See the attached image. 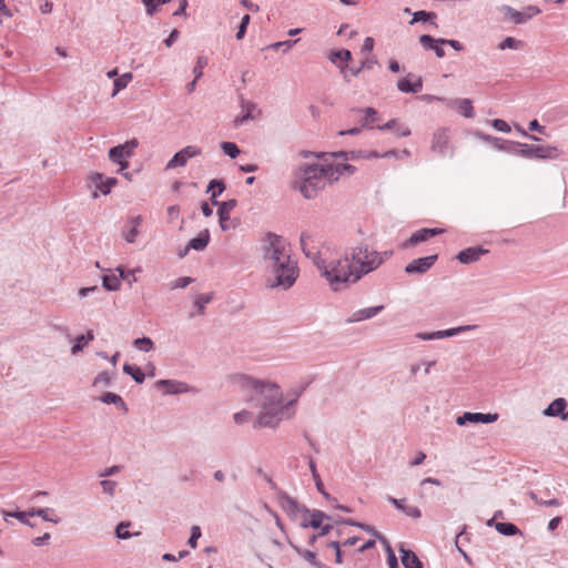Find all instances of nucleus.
I'll return each mask as SVG.
<instances>
[{"instance_id": "nucleus-1", "label": "nucleus", "mask_w": 568, "mask_h": 568, "mask_svg": "<svg viewBox=\"0 0 568 568\" xmlns=\"http://www.w3.org/2000/svg\"><path fill=\"white\" fill-rule=\"evenodd\" d=\"M234 379L243 389L253 392L251 400L261 408L255 427L275 428L284 418H291L294 415L292 407L307 387V384H304L290 389L287 395L291 398L283 404V393L277 384L258 381L247 375H237Z\"/></svg>"}, {"instance_id": "nucleus-2", "label": "nucleus", "mask_w": 568, "mask_h": 568, "mask_svg": "<svg viewBox=\"0 0 568 568\" xmlns=\"http://www.w3.org/2000/svg\"><path fill=\"white\" fill-rule=\"evenodd\" d=\"M313 235L303 231L300 236V244L303 253L312 258L313 263L320 270L322 276H324L331 284L334 291H338L344 286L358 282V275L353 266L349 253L347 252L344 257L336 258L326 263L322 258L320 252L314 247H310L308 243L312 241Z\"/></svg>"}, {"instance_id": "nucleus-3", "label": "nucleus", "mask_w": 568, "mask_h": 568, "mask_svg": "<svg viewBox=\"0 0 568 568\" xmlns=\"http://www.w3.org/2000/svg\"><path fill=\"white\" fill-rule=\"evenodd\" d=\"M332 176L334 173L327 164L302 163L292 173L291 186L310 200L324 190L327 181L333 182Z\"/></svg>"}, {"instance_id": "nucleus-4", "label": "nucleus", "mask_w": 568, "mask_h": 568, "mask_svg": "<svg viewBox=\"0 0 568 568\" xmlns=\"http://www.w3.org/2000/svg\"><path fill=\"white\" fill-rule=\"evenodd\" d=\"M265 270L267 273L266 284L271 288H291L300 273L297 262L293 258L288 260V262L282 261L281 263L271 264Z\"/></svg>"}, {"instance_id": "nucleus-5", "label": "nucleus", "mask_w": 568, "mask_h": 568, "mask_svg": "<svg viewBox=\"0 0 568 568\" xmlns=\"http://www.w3.org/2000/svg\"><path fill=\"white\" fill-rule=\"evenodd\" d=\"M262 252L265 267L282 261L288 262V260L293 258L286 241L281 235L272 232H267L264 235Z\"/></svg>"}, {"instance_id": "nucleus-6", "label": "nucleus", "mask_w": 568, "mask_h": 568, "mask_svg": "<svg viewBox=\"0 0 568 568\" xmlns=\"http://www.w3.org/2000/svg\"><path fill=\"white\" fill-rule=\"evenodd\" d=\"M349 256L353 266L361 280L364 275L377 270L382 265V255L367 244H359L351 250Z\"/></svg>"}, {"instance_id": "nucleus-7", "label": "nucleus", "mask_w": 568, "mask_h": 568, "mask_svg": "<svg viewBox=\"0 0 568 568\" xmlns=\"http://www.w3.org/2000/svg\"><path fill=\"white\" fill-rule=\"evenodd\" d=\"M430 150L440 158H453L455 148L450 143V131L448 128H438L434 131L430 141Z\"/></svg>"}, {"instance_id": "nucleus-8", "label": "nucleus", "mask_w": 568, "mask_h": 568, "mask_svg": "<svg viewBox=\"0 0 568 568\" xmlns=\"http://www.w3.org/2000/svg\"><path fill=\"white\" fill-rule=\"evenodd\" d=\"M516 154L526 159H555L558 155L555 146L532 145L520 142Z\"/></svg>"}, {"instance_id": "nucleus-9", "label": "nucleus", "mask_w": 568, "mask_h": 568, "mask_svg": "<svg viewBox=\"0 0 568 568\" xmlns=\"http://www.w3.org/2000/svg\"><path fill=\"white\" fill-rule=\"evenodd\" d=\"M478 328V325H463L457 327H452L444 331H436L432 333H417L416 338L422 341H433V339H442L446 337H453L460 333L474 331Z\"/></svg>"}, {"instance_id": "nucleus-10", "label": "nucleus", "mask_w": 568, "mask_h": 568, "mask_svg": "<svg viewBox=\"0 0 568 568\" xmlns=\"http://www.w3.org/2000/svg\"><path fill=\"white\" fill-rule=\"evenodd\" d=\"M201 153V148L196 145H187L173 155V158L166 163L165 169L172 170L179 166H184L189 159L195 158Z\"/></svg>"}, {"instance_id": "nucleus-11", "label": "nucleus", "mask_w": 568, "mask_h": 568, "mask_svg": "<svg viewBox=\"0 0 568 568\" xmlns=\"http://www.w3.org/2000/svg\"><path fill=\"white\" fill-rule=\"evenodd\" d=\"M282 509L291 517L301 519L302 516H306L310 509L303 505H300L294 498L285 493H282L278 497Z\"/></svg>"}, {"instance_id": "nucleus-12", "label": "nucleus", "mask_w": 568, "mask_h": 568, "mask_svg": "<svg viewBox=\"0 0 568 568\" xmlns=\"http://www.w3.org/2000/svg\"><path fill=\"white\" fill-rule=\"evenodd\" d=\"M499 415L497 413H471L466 412L462 416H458L456 419L457 425L464 426L467 423L473 424H490L495 423L498 419Z\"/></svg>"}, {"instance_id": "nucleus-13", "label": "nucleus", "mask_w": 568, "mask_h": 568, "mask_svg": "<svg viewBox=\"0 0 568 568\" xmlns=\"http://www.w3.org/2000/svg\"><path fill=\"white\" fill-rule=\"evenodd\" d=\"M237 205V201L235 199H231L227 201H223L220 204V207L217 210L219 215V223L222 231H229L231 229H234L236 226L235 223H231L230 213L232 210H234Z\"/></svg>"}, {"instance_id": "nucleus-14", "label": "nucleus", "mask_w": 568, "mask_h": 568, "mask_svg": "<svg viewBox=\"0 0 568 568\" xmlns=\"http://www.w3.org/2000/svg\"><path fill=\"white\" fill-rule=\"evenodd\" d=\"M437 258H438V255L434 254V255L413 260L410 263H408L405 266V272L407 274H424L435 264Z\"/></svg>"}, {"instance_id": "nucleus-15", "label": "nucleus", "mask_w": 568, "mask_h": 568, "mask_svg": "<svg viewBox=\"0 0 568 568\" xmlns=\"http://www.w3.org/2000/svg\"><path fill=\"white\" fill-rule=\"evenodd\" d=\"M504 11L517 24L525 23L534 16H537L541 12L540 9L535 6H528L524 11H517L509 6H505Z\"/></svg>"}, {"instance_id": "nucleus-16", "label": "nucleus", "mask_w": 568, "mask_h": 568, "mask_svg": "<svg viewBox=\"0 0 568 568\" xmlns=\"http://www.w3.org/2000/svg\"><path fill=\"white\" fill-rule=\"evenodd\" d=\"M443 232H444L443 229H437V227H435V229H427V227L420 229V230L414 232L410 235V237L403 243V247L407 248L409 246L417 245V244H419L422 242H426L430 237L439 235Z\"/></svg>"}, {"instance_id": "nucleus-17", "label": "nucleus", "mask_w": 568, "mask_h": 568, "mask_svg": "<svg viewBox=\"0 0 568 568\" xmlns=\"http://www.w3.org/2000/svg\"><path fill=\"white\" fill-rule=\"evenodd\" d=\"M567 400L565 398H556L548 407L544 410V415L551 417H560L562 420L568 419Z\"/></svg>"}, {"instance_id": "nucleus-18", "label": "nucleus", "mask_w": 568, "mask_h": 568, "mask_svg": "<svg viewBox=\"0 0 568 568\" xmlns=\"http://www.w3.org/2000/svg\"><path fill=\"white\" fill-rule=\"evenodd\" d=\"M487 253H488V250H486L481 246H471V247L462 250L457 254L456 258L462 264H470V263L478 261L480 258V256H483L484 254H487Z\"/></svg>"}, {"instance_id": "nucleus-19", "label": "nucleus", "mask_w": 568, "mask_h": 568, "mask_svg": "<svg viewBox=\"0 0 568 568\" xmlns=\"http://www.w3.org/2000/svg\"><path fill=\"white\" fill-rule=\"evenodd\" d=\"M156 386L165 394H182L190 390V386L186 383L172 379H160L156 382Z\"/></svg>"}, {"instance_id": "nucleus-20", "label": "nucleus", "mask_w": 568, "mask_h": 568, "mask_svg": "<svg viewBox=\"0 0 568 568\" xmlns=\"http://www.w3.org/2000/svg\"><path fill=\"white\" fill-rule=\"evenodd\" d=\"M324 519H329V517L325 513L314 509L310 510V513L306 516L301 517L300 525L303 528L312 527L314 529H317L321 527Z\"/></svg>"}, {"instance_id": "nucleus-21", "label": "nucleus", "mask_w": 568, "mask_h": 568, "mask_svg": "<svg viewBox=\"0 0 568 568\" xmlns=\"http://www.w3.org/2000/svg\"><path fill=\"white\" fill-rule=\"evenodd\" d=\"M377 63L375 58L365 59L361 62L358 68H348L347 65H341L339 70L346 82H349V75L357 77L364 69H372Z\"/></svg>"}, {"instance_id": "nucleus-22", "label": "nucleus", "mask_w": 568, "mask_h": 568, "mask_svg": "<svg viewBox=\"0 0 568 568\" xmlns=\"http://www.w3.org/2000/svg\"><path fill=\"white\" fill-rule=\"evenodd\" d=\"M384 310V305L372 306L358 310L354 312L351 317L346 320V323H355L364 320H369L378 315Z\"/></svg>"}, {"instance_id": "nucleus-23", "label": "nucleus", "mask_w": 568, "mask_h": 568, "mask_svg": "<svg viewBox=\"0 0 568 568\" xmlns=\"http://www.w3.org/2000/svg\"><path fill=\"white\" fill-rule=\"evenodd\" d=\"M91 182L102 194L106 195L110 193L111 189L116 184L118 180L115 178H106L103 179L101 173H94L91 175Z\"/></svg>"}, {"instance_id": "nucleus-24", "label": "nucleus", "mask_w": 568, "mask_h": 568, "mask_svg": "<svg viewBox=\"0 0 568 568\" xmlns=\"http://www.w3.org/2000/svg\"><path fill=\"white\" fill-rule=\"evenodd\" d=\"M142 216L136 215L131 217L128 223L129 226L123 231V237L128 243H134L136 236L140 234L139 226L142 224Z\"/></svg>"}, {"instance_id": "nucleus-25", "label": "nucleus", "mask_w": 568, "mask_h": 568, "mask_svg": "<svg viewBox=\"0 0 568 568\" xmlns=\"http://www.w3.org/2000/svg\"><path fill=\"white\" fill-rule=\"evenodd\" d=\"M241 108V114L237 115L234 120L236 126H240L244 124L246 121L252 120L254 118L252 113L255 110L256 105L250 101L242 99Z\"/></svg>"}, {"instance_id": "nucleus-26", "label": "nucleus", "mask_w": 568, "mask_h": 568, "mask_svg": "<svg viewBox=\"0 0 568 568\" xmlns=\"http://www.w3.org/2000/svg\"><path fill=\"white\" fill-rule=\"evenodd\" d=\"M399 552L402 554V564L405 568H423L422 561L413 550L400 546Z\"/></svg>"}, {"instance_id": "nucleus-27", "label": "nucleus", "mask_w": 568, "mask_h": 568, "mask_svg": "<svg viewBox=\"0 0 568 568\" xmlns=\"http://www.w3.org/2000/svg\"><path fill=\"white\" fill-rule=\"evenodd\" d=\"M397 88L405 93H418L423 89V82L420 78H416L414 83L408 78H403L397 82Z\"/></svg>"}, {"instance_id": "nucleus-28", "label": "nucleus", "mask_w": 568, "mask_h": 568, "mask_svg": "<svg viewBox=\"0 0 568 568\" xmlns=\"http://www.w3.org/2000/svg\"><path fill=\"white\" fill-rule=\"evenodd\" d=\"M109 158L112 162L120 165V172L129 166L128 161H125L126 156L124 155L123 146L116 145L111 148L109 150Z\"/></svg>"}, {"instance_id": "nucleus-29", "label": "nucleus", "mask_w": 568, "mask_h": 568, "mask_svg": "<svg viewBox=\"0 0 568 568\" xmlns=\"http://www.w3.org/2000/svg\"><path fill=\"white\" fill-rule=\"evenodd\" d=\"M310 470L312 473L313 479L315 481L316 489L323 495V497L327 501H336V498L332 497L324 488V484L321 479V476L318 475L316 470V465L313 459L310 460Z\"/></svg>"}, {"instance_id": "nucleus-30", "label": "nucleus", "mask_w": 568, "mask_h": 568, "mask_svg": "<svg viewBox=\"0 0 568 568\" xmlns=\"http://www.w3.org/2000/svg\"><path fill=\"white\" fill-rule=\"evenodd\" d=\"M328 59L339 68L344 65L343 63H347L352 60V52L347 49L332 50L328 54Z\"/></svg>"}, {"instance_id": "nucleus-31", "label": "nucleus", "mask_w": 568, "mask_h": 568, "mask_svg": "<svg viewBox=\"0 0 568 568\" xmlns=\"http://www.w3.org/2000/svg\"><path fill=\"white\" fill-rule=\"evenodd\" d=\"M99 399L104 404H108V405L113 404L119 409H121L123 412H128V406H126L125 402L123 400V398L120 395H118L115 393L108 392V393L103 394L102 396H100Z\"/></svg>"}, {"instance_id": "nucleus-32", "label": "nucleus", "mask_w": 568, "mask_h": 568, "mask_svg": "<svg viewBox=\"0 0 568 568\" xmlns=\"http://www.w3.org/2000/svg\"><path fill=\"white\" fill-rule=\"evenodd\" d=\"M210 242V233L209 230H204L201 233H199L197 236L192 239L189 242V247L195 251H203Z\"/></svg>"}, {"instance_id": "nucleus-33", "label": "nucleus", "mask_w": 568, "mask_h": 568, "mask_svg": "<svg viewBox=\"0 0 568 568\" xmlns=\"http://www.w3.org/2000/svg\"><path fill=\"white\" fill-rule=\"evenodd\" d=\"M30 516L41 517L44 521L58 524L60 518L54 514L52 508H37L30 510Z\"/></svg>"}, {"instance_id": "nucleus-34", "label": "nucleus", "mask_w": 568, "mask_h": 568, "mask_svg": "<svg viewBox=\"0 0 568 568\" xmlns=\"http://www.w3.org/2000/svg\"><path fill=\"white\" fill-rule=\"evenodd\" d=\"M519 142L497 138L493 146L503 152L516 154Z\"/></svg>"}, {"instance_id": "nucleus-35", "label": "nucleus", "mask_w": 568, "mask_h": 568, "mask_svg": "<svg viewBox=\"0 0 568 568\" xmlns=\"http://www.w3.org/2000/svg\"><path fill=\"white\" fill-rule=\"evenodd\" d=\"M454 103L457 105L459 113H462L465 118L471 119L475 116V111L470 99H457L454 101Z\"/></svg>"}, {"instance_id": "nucleus-36", "label": "nucleus", "mask_w": 568, "mask_h": 568, "mask_svg": "<svg viewBox=\"0 0 568 568\" xmlns=\"http://www.w3.org/2000/svg\"><path fill=\"white\" fill-rule=\"evenodd\" d=\"M334 176H332V181H337L341 175L347 173L348 175L353 174L356 171V168L351 164H327Z\"/></svg>"}, {"instance_id": "nucleus-37", "label": "nucleus", "mask_w": 568, "mask_h": 568, "mask_svg": "<svg viewBox=\"0 0 568 568\" xmlns=\"http://www.w3.org/2000/svg\"><path fill=\"white\" fill-rule=\"evenodd\" d=\"M123 372L130 375L138 384H142L145 379V374L138 366L125 363L123 365Z\"/></svg>"}, {"instance_id": "nucleus-38", "label": "nucleus", "mask_w": 568, "mask_h": 568, "mask_svg": "<svg viewBox=\"0 0 568 568\" xmlns=\"http://www.w3.org/2000/svg\"><path fill=\"white\" fill-rule=\"evenodd\" d=\"M133 75L131 72H126L121 77L114 79L112 97H115L121 90L125 89L131 82Z\"/></svg>"}, {"instance_id": "nucleus-39", "label": "nucleus", "mask_w": 568, "mask_h": 568, "mask_svg": "<svg viewBox=\"0 0 568 568\" xmlns=\"http://www.w3.org/2000/svg\"><path fill=\"white\" fill-rule=\"evenodd\" d=\"M3 519L9 523V517L18 519L20 523L33 527V525L29 521L30 511H8L2 510Z\"/></svg>"}, {"instance_id": "nucleus-40", "label": "nucleus", "mask_w": 568, "mask_h": 568, "mask_svg": "<svg viewBox=\"0 0 568 568\" xmlns=\"http://www.w3.org/2000/svg\"><path fill=\"white\" fill-rule=\"evenodd\" d=\"M102 285L106 291H118L121 286V282L116 274L111 273L103 275Z\"/></svg>"}, {"instance_id": "nucleus-41", "label": "nucleus", "mask_w": 568, "mask_h": 568, "mask_svg": "<svg viewBox=\"0 0 568 568\" xmlns=\"http://www.w3.org/2000/svg\"><path fill=\"white\" fill-rule=\"evenodd\" d=\"M495 528L504 536H515L520 532L518 527L511 523H496Z\"/></svg>"}, {"instance_id": "nucleus-42", "label": "nucleus", "mask_w": 568, "mask_h": 568, "mask_svg": "<svg viewBox=\"0 0 568 568\" xmlns=\"http://www.w3.org/2000/svg\"><path fill=\"white\" fill-rule=\"evenodd\" d=\"M133 346L144 353H148L154 348V343L150 337H139L133 341Z\"/></svg>"}, {"instance_id": "nucleus-43", "label": "nucleus", "mask_w": 568, "mask_h": 568, "mask_svg": "<svg viewBox=\"0 0 568 568\" xmlns=\"http://www.w3.org/2000/svg\"><path fill=\"white\" fill-rule=\"evenodd\" d=\"M435 18H436L435 12H428V11L420 10V11L414 12L413 20L409 23L414 24L418 21H423V22L430 21L434 27H437V24L433 22V20Z\"/></svg>"}, {"instance_id": "nucleus-44", "label": "nucleus", "mask_w": 568, "mask_h": 568, "mask_svg": "<svg viewBox=\"0 0 568 568\" xmlns=\"http://www.w3.org/2000/svg\"><path fill=\"white\" fill-rule=\"evenodd\" d=\"M524 47V42L521 40H518V39H515L513 37H507L505 38L499 44H498V48L500 50H506V49H513V50H518V49H521Z\"/></svg>"}, {"instance_id": "nucleus-45", "label": "nucleus", "mask_w": 568, "mask_h": 568, "mask_svg": "<svg viewBox=\"0 0 568 568\" xmlns=\"http://www.w3.org/2000/svg\"><path fill=\"white\" fill-rule=\"evenodd\" d=\"M221 149L224 152V154L230 156L231 159L237 158V155L241 153L240 148L234 142H222Z\"/></svg>"}, {"instance_id": "nucleus-46", "label": "nucleus", "mask_w": 568, "mask_h": 568, "mask_svg": "<svg viewBox=\"0 0 568 568\" xmlns=\"http://www.w3.org/2000/svg\"><path fill=\"white\" fill-rule=\"evenodd\" d=\"M212 301V294H201L194 301L199 314H204L205 305Z\"/></svg>"}, {"instance_id": "nucleus-47", "label": "nucleus", "mask_w": 568, "mask_h": 568, "mask_svg": "<svg viewBox=\"0 0 568 568\" xmlns=\"http://www.w3.org/2000/svg\"><path fill=\"white\" fill-rule=\"evenodd\" d=\"M419 43L426 50H434L436 44H442L439 39H435L429 34H423L419 37Z\"/></svg>"}, {"instance_id": "nucleus-48", "label": "nucleus", "mask_w": 568, "mask_h": 568, "mask_svg": "<svg viewBox=\"0 0 568 568\" xmlns=\"http://www.w3.org/2000/svg\"><path fill=\"white\" fill-rule=\"evenodd\" d=\"M296 551L300 556H302L307 562H310L312 566L320 568L321 562L316 558V554L311 550H303L300 548H296Z\"/></svg>"}, {"instance_id": "nucleus-49", "label": "nucleus", "mask_w": 568, "mask_h": 568, "mask_svg": "<svg viewBox=\"0 0 568 568\" xmlns=\"http://www.w3.org/2000/svg\"><path fill=\"white\" fill-rule=\"evenodd\" d=\"M170 0H142L146 8L148 16H153L158 7L168 3Z\"/></svg>"}, {"instance_id": "nucleus-50", "label": "nucleus", "mask_w": 568, "mask_h": 568, "mask_svg": "<svg viewBox=\"0 0 568 568\" xmlns=\"http://www.w3.org/2000/svg\"><path fill=\"white\" fill-rule=\"evenodd\" d=\"M193 282H194V278L189 277V276L179 277L175 281H172L169 284V287H170V290L185 288L187 285H190Z\"/></svg>"}, {"instance_id": "nucleus-51", "label": "nucleus", "mask_w": 568, "mask_h": 568, "mask_svg": "<svg viewBox=\"0 0 568 568\" xmlns=\"http://www.w3.org/2000/svg\"><path fill=\"white\" fill-rule=\"evenodd\" d=\"M225 190V183L223 180H211L209 185H207V189H206V192L207 193H212L213 191H215V193L217 194V196L220 194H222V192Z\"/></svg>"}, {"instance_id": "nucleus-52", "label": "nucleus", "mask_w": 568, "mask_h": 568, "mask_svg": "<svg viewBox=\"0 0 568 568\" xmlns=\"http://www.w3.org/2000/svg\"><path fill=\"white\" fill-rule=\"evenodd\" d=\"M207 64V59L205 57H199L196 63L193 68V74L195 77V81H197L203 75V69Z\"/></svg>"}, {"instance_id": "nucleus-53", "label": "nucleus", "mask_w": 568, "mask_h": 568, "mask_svg": "<svg viewBox=\"0 0 568 568\" xmlns=\"http://www.w3.org/2000/svg\"><path fill=\"white\" fill-rule=\"evenodd\" d=\"M130 523H120L115 528V535L119 539H129L132 534L128 530Z\"/></svg>"}, {"instance_id": "nucleus-54", "label": "nucleus", "mask_w": 568, "mask_h": 568, "mask_svg": "<svg viewBox=\"0 0 568 568\" xmlns=\"http://www.w3.org/2000/svg\"><path fill=\"white\" fill-rule=\"evenodd\" d=\"M252 417H253V414L248 410H241L233 415L234 422L237 425H242V424L250 422L252 419Z\"/></svg>"}, {"instance_id": "nucleus-55", "label": "nucleus", "mask_w": 568, "mask_h": 568, "mask_svg": "<svg viewBox=\"0 0 568 568\" xmlns=\"http://www.w3.org/2000/svg\"><path fill=\"white\" fill-rule=\"evenodd\" d=\"M87 344H88L87 343V336L85 335H79L74 339V344L71 347V354L72 355H77L79 352H81L85 347Z\"/></svg>"}, {"instance_id": "nucleus-56", "label": "nucleus", "mask_w": 568, "mask_h": 568, "mask_svg": "<svg viewBox=\"0 0 568 568\" xmlns=\"http://www.w3.org/2000/svg\"><path fill=\"white\" fill-rule=\"evenodd\" d=\"M250 20H251V18H250L248 14H244L242 17L241 23L239 26V29H237V32H236V36H235L237 40H241V39H243L245 37L246 29H247V26L250 23Z\"/></svg>"}, {"instance_id": "nucleus-57", "label": "nucleus", "mask_w": 568, "mask_h": 568, "mask_svg": "<svg viewBox=\"0 0 568 568\" xmlns=\"http://www.w3.org/2000/svg\"><path fill=\"white\" fill-rule=\"evenodd\" d=\"M298 40H286V41H280V42H276V43H273L270 45L271 49L273 50H280L282 49L283 52H287L288 50H291V48L297 42Z\"/></svg>"}, {"instance_id": "nucleus-58", "label": "nucleus", "mask_w": 568, "mask_h": 568, "mask_svg": "<svg viewBox=\"0 0 568 568\" xmlns=\"http://www.w3.org/2000/svg\"><path fill=\"white\" fill-rule=\"evenodd\" d=\"M529 496L532 500H535L536 504L544 505V506H559L560 503L556 498H551L548 500L539 499L537 494L535 491H530Z\"/></svg>"}, {"instance_id": "nucleus-59", "label": "nucleus", "mask_w": 568, "mask_h": 568, "mask_svg": "<svg viewBox=\"0 0 568 568\" xmlns=\"http://www.w3.org/2000/svg\"><path fill=\"white\" fill-rule=\"evenodd\" d=\"M383 544L386 547L387 562H388L389 568H398L397 558H396L392 547L389 546L388 541L386 540V542H383Z\"/></svg>"}, {"instance_id": "nucleus-60", "label": "nucleus", "mask_w": 568, "mask_h": 568, "mask_svg": "<svg viewBox=\"0 0 568 568\" xmlns=\"http://www.w3.org/2000/svg\"><path fill=\"white\" fill-rule=\"evenodd\" d=\"M202 532H201V529L199 526H193L192 529H191V536L187 540V544L190 547L192 548H196L197 546V540L199 538L201 537Z\"/></svg>"}, {"instance_id": "nucleus-61", "label": "nucleus", "mask_w": 568, "mask_h": 568, "mask_svg": "<svg viewBox=\"0 0 568 568\" xmlns=\"http://www.w3.org/2000/svg\"><path fill=\"white\" fill-rule=\"evenodd\" d=\"M139 142L135 139H132L130 141H126L124 144H120V146H123L124 155L126 158L132 156L133 150L138 148Z\"/></svg>"}, {"instance_id": "nucleus-62", "label": "nucleus", "mask_w": 568, "mask_h": 568, "mask_svg": "<svg viewBox=\"0 0 568 568\" xmlns=\"http://www.w3.org/2000/svg\"><path fill=\"white\" fill-rule=\"evenodd\" d=\"M490 124H491L496 130H498V131H500V132L508 133V132H510V130H511V129H510V125H509L506 121H504V120H501V119H495V120L490 121Z\"/></svg>"}, {"instance_id": "nucleus-63", "label": "nucleus", "mask_w": 568, "mask_h": 568, "mask_svg": "<svg viewBox=\"0 0 568 568\" xmlns=\"http://www.w3.org/2000/svg\"><path fill=\"white\" fill-rule=\"evenodd\" d=\"M100 484L103 489V493L109 494L110 496L114 495L116 487V483L114 480L104 479Z\"/></svg>"}, {"instance_id": "nucleus-64", "label": "nucleus", "mask_w": 568, "mask_h": 568, "mask_svg": "<svg viewBox=\"0 0 568 568\" xmlns=\"http://www.w3.org/2000/svg\"><path fill=\"white\" fill-rule=\"evenodd\" d=\"M104 385V386H109L111 384V377L108 373L103 372V373H100L95 378H94V382H93V385L94 386H98V385Z\"/></svg>"}]
</instances>
